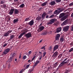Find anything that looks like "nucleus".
Masks as SVG:
<instances>
[{
    "instance_id": "obj_13",
    "label": "nucleus",
    "mask_w": 73,
    "mask_h": 73,
    "mask_svg": "<svg viewBox=\"0 0 73 73\" xmlns=\"http://www.w3.org/2000/svg\"><path fill=\"white\" fill-rule=\"evenodd\" d=\"M60 37V35L59 34H58L56 35V36L55 37L56 40H58V39L59 38V37Z\"/></svg>"
},
{
    "instance_id": "obj_7",
    "label": "nucleus",
    "mask_w": 73,
    "mask_h": 73,
    "mask_svg": "<svg viewBox=\"0 0 73 73\" xmlns=\"http://www.w3.org/2000/svg\"><path fill=\"white\" fill-rule=\"evenodd\" d=\"M25 36L27 38H30V37H31V36H32V35L31 33H29L26 34L25 35Z\"/></svg>"
},
{
    "instance_id": "obj_15",
    "label": "nucleus",
    "mask_w": 73,
    "mask_h": 73,
    "mask_svg": "<svg viewBox=\"0 0 73 73\" xmlns=\"http://www.w3.org/2000/svg\"><path fill=\"white\" fill-rule=\"evenodd\" d=\"M68 17V16L67 15H65L64 16V17H63L62 18L61 20H65V19H66Z\"/></svg>"
},
{
    "instance_id": "obj_54",
    "label": "nucleus",
    "mask_w": 73,
    "mask_h": 73,
    "mask_svg": "<svg viewBox=\"0 0 73 73\" xmlns=\"http://www.w3.org/2000/svg\"><path fill=\"white\" fill-rule=\"evenodd\" d=\"M29 54H31V53H32V51H29Z\"/></svg>"
},
{
    "instance_id": "obj_28",
    "label": "nucleus",
    "mask_w": 73,
    "mask_h": 73,
    "mask_svg": "<svg viewBox=\"0 0 73 73\" xmlns=\"http://www.w3.org/2000/svg\"><path fill=\"white\" fill-rule=\"evenodd\" d=\"M67 23V20H66L63 23H62V25H65Z\"/></svg>"
},
{
    "instance_id": "obj_25",
    "label": "nucleus",
    "mask_w": 73,
    "mask_h": 73,
    "mask_svg": "<svg viewBox=\"0 0 73 73\" xmlns=\"http://www.w3.org/2000/svg\"><path fill=\"white\" fill-rule=\"evenodd\" d=\"M60 41L61 42H62L64 41V37H61L60 38Z\"/></svg>"
},
{
    "instance_id": "obj_62",
    "label": "nucleus",
    "mask_w": 73,
    "mask_h": 73,
    "mask_svg": "<svg viewBox=\"0 0 73 73\" xmlns=\"http://www.w3.org/2000/svg\"><path fill=\"white\" fill-rule=\"evenodd\" d=\"M36 57V56H34L33 57V58H34V59H35V58Z\"/></svg>"
},
{
    "instance_id": "obj_6",
    "label": "nucleus",
    "mask_w": 73,
    "mask_h": 73,
    "mask_svg": "<svg viewBox=\"0 0 73 73\" xmlns=\"http://www.w3.org/2000/svg\"><path fill=\"white\" fill-rule=\"evenodd\" d=\"M58 56V52L56 51L52 56V57L53 58V59H55V58Z\"/></svg>"
},
{
    "instance_id": "obj_51",
    "label": "nucleus",
    "mask_w": 73,
    "mask_h": 73,
    "mask_svg": "<svg viewBox=\"0 0 73 73\" xmlns=\"http://www.w3.org/2000/svg\"><path fill=\"white\" fill-rule=\"evenodd\" d=\"M42 55H41V56L40 57V58H39V60H41V58H42Z\"/></svg>"
},
{
    "instance_id": "obj_24",
    "label": "nucleus",
    "mask_w": 73,
    "mask_h": 73,
    "mask_svg": "<svg viewBox=\"0 0 73 73\" xmlns=\"http://www.w3.org/2000/svg\"><path fill=\"white\" fill-rule=\"evenodd\" d=\"M65 64V62H62V63H61L60 64L59 66V67H61V66H62L63 65H64Z\"/></svg>"
},
{
    "instance_id": "obj_55",
    "label": "nucleus",
    "mask_w": 73,
    "mask_h": 73,
    "mask_svg": "<svg viewBox=\"0 0 73 73\" xmlns=\"http://www.w3.org/2000/svg\"><path fill=\"white\" fill-rule=\"evenodd\" d=\"M71 17H73V12L72 13V14L71 15Z\"/></svg>"
},
{
    "instance_id": "obj_47",
    "label": "nucleus",
    "mask_w": 73,
    "mask_h": 73,
    "mask_svg": "<svg viewBox=\"0 0 73 73\" xmlns=\"http://www.w3.org/2000/svg\"><path fill=\"white\" fill-rule=\"evenodd\" d=\"M7 44H8V43L5 44L4 45H3V47H5V46H6L7 45Z\"/></svg>"
},
{
    "instance_id": "obj_12",
    "label": "nucleus",
    "mask_w": 73,
    "mask_h": 73,
    "mask_svg": "<svg viewBox=\"0 0 73 73\" xmlns=\"http://www.w3.org/2000/svg\"><path fill=\"white\" fill-rule=\"evenodd\" d=\"M59 46H58V45H55L53 48V51H55V50H56L58 48Z\"/></svg>"
},
{
    "instance_id": "obj_30",
    "label": "nucleus",
    "mask_w": 73,
    "mask_h": 73,
    "mask_svg": "<svg viewBox=\"0 0 73 73\" xmlns=\"http://www.w3.org/2000/svg\"><path fill=\"white\" fill-rule=\"evenodd\" d=\"M48 50H50V51H51V50H52V47L50 46V47H49Z\"/></svg>"
},
{
    "instance_id": "obj_22",
    "label": "nucleus",
    "mask_w": 73,
    "mask_h": 73,
    "mask_svg": "<svg viewBox=\"0 0 73 73\" xmlns=\"http://www.w3.org/2000/svg\"><path fill=\"white\" fill-rule=\"evenodd\" d=\"M57 10L60 13L62 11V9L61 8H58Z\"/></svg>"
},
{
    "instance_id": "obj_34",
    "label": "nucleus",
    "mask_w": 73,
    "mask_h": 73,
    "mask_svg": "<svg viewBox=\"0 0 73 73\" xmlns=\"http://www.w3.org/2000/svg\"><path fill=\"white\" fill-rule=\"evenodd\" d=\"M55 1H56V2L57 3H60L61 1V0H55Z\"/></svg>"
},
{
    "instance_id": "obj_60",
    "label": "nucleus",
    "mask_w": 73,
    "mask_h": 73,
    "mask_svg": "<svg viewBox=\"0 0 73 73\" xmlns=\"http://www.w3.org/2000/svg\"><path fill=\"white\" fill-rule=\"evenodd\" d=\"M22 72H23V70H21L19 72V73H22Z\"/></svg>"
},
{
    "instance_id": "obj_3",
    "label": "nucleus",
    "mask_w": 73,
    "mask_h": 73,
    "mask_svg": "<svg viewBox=\"0 0 73 73\" xmlns=\"http://www.w3.org/2000/svg\"><path fill=\"white\" fill-rule=\"evenodd\" d=\"M10 51V49L9 48H7L4 50L3 52V54H7V53H8Z\"/></svg>"
},
{
    "instance_id": "obj_61",
    "label": "nucleus",
    "mask_w": 73,
    "mask_h": 73,
    "mask_svg": "<svg viewBox=\"0 0 73 73\" xmlns=\"http://www.w3.org/2000/svg\"><path fill=\"white\" fill-rule=\"evenodd\" d=\"M10 67L11 66L10 65H9L8 66V68H10Z\"/></svg>"
},
{
    "instance_id": "obj_58",
    "label": "nucleus",
    "mask_w": 73,
    "mask_h": 73,
    "mask_svg": "<svg viewBox=\"0 0 73 73\" xmlns=\"http://www.w3.org/2000/svg\"><path fill=\"white\" fill-rule=\"evenodd\" d=\"M48 17H49V15H47L46 17V19H48Z\"/></svg>"
},
{
    "instance_id": "obj_31",
    "label": "nucleus",
    "mask_w": 73,
    "mask_h": 73,
    "mask_svg": "<svg viewBox=\"0 0 73 73\" xmlns=\"http://www.w3.org/2000/svg\"><path fill=\"white\" fill-rule=\"evenodd\" d=\"M29 66H30V64L27 65L26 66V67H25L24 68V69L25 70V69H27L28 68H29Z\"/></svg>"
},
{
    "instance_id": "obj_18",
    "label": "nucleus",
    "mask_w": 73,
    "mask_h": 73,
    "mask_svg": "<svg viewBox=\"0 0 73 73\" xmlns=\"http://www.w3.org/2000/svg\"><path fill=\"white\" fill-rule=\"evenodd\" d=\"M46 15V13H44L42 15V20H44L45 19V17Z\"/></svg>"
},
{
    "instance_id": "obj_64",
    "label": "nucleus",
    "mask_w": 73,
    "mask_h": 73,
    "mask_svg": "<svg viewBox=\"0 0 73 73\" xmlns=\"http://www.w3.org/2000/svg\"><path fill=\"white\" fill-rule=\"evenodd\" d=\"M3 68H5V66L3 65Z\"/></svg>"
},
{
    "instance_id": "obj_44",
    "label": "nucleus",
    "mask_w": 73,
    "mask_h": 73,
    "mask_svg": "<svg viewBox=\"0 0 73 73\" xmlns=\"http://www.w3.org/2000/svg\"><path fill=\"white\" fill-rule=\"evenodd\" d=\"M46 54V52H43V57H44L45 56V55Z\"/></svg>"
},
{
    "instance_id": "obj_37",
    "label": "nucleus",
    "mask_w": 73,
    "mask_h": 73,
    "mask_svg": "<svg viewBox=\"0 0 73 73\" xmlns=\"http://www.w3.org/2000/svg\"><path fill=\"white\" fill-rule=\"evenodd\" d=\"M46 5V2L44 3H43L42 4V6H45Z\"/></svg>"
},
{
    "instance_id": "obj_56",
    "label": "nucleus",
    "mask_w": 73,
    "mask_h": 73,
    "mask_svg": "<svg viewBox=\"0 0 73 73\" xmlns=\"http://www.w3.org/2000/svg\"><path fill=\"white\" fill-rule=\"evenodd\" d=\"M42 41V40L41 39L40 40V41H39V43H40V42H41Z\"/></svg>"
},
{
    "instance_id": "obj_11",
    "label": "nucleus",
    "mask_w": 73,
    "mask_h": 73,
    "mask_svg": "<svg viewBox=\"0 0 73 73\" xmlns=\"http://www.w3.org/2000/svg\"><path fill=\"white\" fill-rule=\"evenodd\" d=\"M14 12L15 15H17L19 13V11L17 9H14Z\"/></svg>"
},
{
    "instance_id": "obj_9",
    "label": "nucleus",
    "mask_w": 73,
    "mask_h": 73,
    "mask_svg": "<svg viewBox=\"0 0 73 73\" xmlns=\"http://www.w3.org/2000/svg\"><path fill=\"white\" fill-rule=\"evenodd\" d=\"M62 29V28L61 27L58 28L56 29V33H59V32H60L61 31Z\"/></svg>"
},
{
    "instance_id": "obj_17",
    "label": "nucleus",
    "mask_w": 73,
    "mask_h": 73,
    "mask_svg": "<svg viewBox=\"0 0 73 73\" xmlns=\"http://www.w3.org/2000/svg\"><path fill=\"white\" fill-rule=\"evenodd\" d=\"M39 62H40V61L38 60H37L35 64L34 65V67H35V66H37V64H38Z\"/></svg>"
},
{
    "instance_id": "obj_5",
    "label": "nucleus",
    "mask_w": 73,
    "mask_h": 73,
    "mask_svg": "<svg viewBox=\"0 0 73 73\" xmlns=\"http://www.w3.org/2000/svg\"><path fill=\"white\" fill-rule=\"evenodd\" d=\"M16 54L15 53H11V57H10V59L9 60V61H12V58H13V56H14Z\"/></svg>"
},
{
    "instance_id": "obj_4",
    "label": "nucleus",
    "mask_w": 73,
    "mask_h": 73,
    "mask_svg": "<svg viewBox=\"0 0 73 73\" xmlns=\"http://www.w3.org/2000/svg\"><path fill=\"white\" fill-rule=\"evenodd\" d=\"M69 26H67L66 27H64L63 28V30L64 32H67L68 30H69Z\"/></svg>"
},
{
    "instance_id": "obj_26",
    "label": "nucleus",
    "mask_w": 73,
    "mask_h": 73,
    "mask_svg": "<svg viewBox=\"0 0 73 73\" xmlns=\"http://www.w3.org/2000/svg\"><path fill=\"white\" fill-rule=\"evenodd\" d=\"M63 16H64V14H63V13L60 14L59 17V19H61V17H63Z\"/></svg>"
},
{
    "instance_id": "obj_53",
    "label": "nucleus",
    "mask_w": 73,
    "mask_h": 73,
    "mask_svg": "<svg viewBox=\"0 0 73 73\" xmlns=\"http://www.w3.org/2000/svg\"><path fill=\"white\" fill-rule=\"evenodd\" d=\"M26 57H27V56H24L23 57V59H25V58H26Z\"/></svg>"
},
{
    "instance_id": "obj_45",
    "label": "nucleus",
    "mask_w": 73,
    "mask_h": 73,
    "mask_svg": "<svg viewBox=\"0 0 73 73\" xmlns=\"http://www.w3.org/2000/svg\"><path fill=\"white\" fill-rule=\"evenodd\" d=\"M57 64H58V62H56L54 64V66H56V65H57Z\"/></svg>"
},
{
    "instance_id": "obj_43",
    "label": "nucleus",
    "mask_w": 73,
    "mask_h": 73,
    "mask_svg": "<svg viewBox=\"0 0 73 73\" xmlns=\"http://www.w3.org/2000/svg\"><path fill=\"white\" fill-rule=\"evenodd\" d=\"M12 32V30L9 31H8L7 32V33H8L9 35V33H11V32Z\"/></svg>"
},
{
    "instance_id": "obj_46",
    "label": "nucleus",
    "mask_w": 73,
    "mask_h": 73,
    "mask_svg": "<svg viewBox=\"0 0 73 73\" xmlns=\"http://www.w3.org/2000/svg\"><path fill=\"white\" fill-rule=\"evenodd\" d=\"M29 18L28 17L25 19V21H28V20H29Z\"/></svg>"
},
{
    "instance_id": "obj_33",
    "label": "nucleus",
    "mask_w": 73,
    "mask_h": 73,
    "mask_svg": "<svg viewBox=\"0 0 73 73\" xmlns=\"http://www.w3.org/2000/svg\"><path fill=\"white\" fill-rule=\"evenodd\" d=\"M5 3V1L4 0L1 1V4L4 3Z\"/></svg>"
},
{
    "instance_id": "obj_20",
    "label": "nucleus",
    "mask_w": 73,
    "mask_h": 73,
    "mask_svg": "<svg viewBox=\"0 0 73 73\" xmlns=\"http://www.w3.org/2000/svg\"><path fill=\"white\" fill-rule=\"evenodd\" d=\"M50 4L51 5H54L56 4V2L54 1H51L50 2Z\"/></svg>"
},
{
    "instance_id": "obj_1",
    "label": "nucleus",
    "mask_w": 73,
    "mask_h": 73,
    "mask_svg": "<svg viewBox=\"0 0 73 73\" xmlns=\"http://www.w3.org/2000/svg\"><path fill=\"white\" fill-rule=\"evenodd\" d=\"M57 21V19H52L50 20V21L47 23L48 25H50L54 23L55 21Z\"/></svg>"
},
{
    "instance_id": "obj_29",
    "label": "nucleus",
    "mask_w": 73,
    "mask_h": 73,
    "mask_svg": "<svg viewBox=\"0 0 73 73\" xmlns=\"http://www.w3.org/2000/svg\"><path fill=\"white\" fill-rule=\"evenodd\" d=\"M24 7V4L23 3L21 5H20L19 7L20 8H23Z\"/></svg>"
},
{
    "instance_id": "obj_40",
    "label": "nucleus",
    "mask_w": 73,
    "mask_h": 73,
    "mask_svg": "<svg viewBox=\"0 0 73 73\" xmlns=\"http://www.w3.org/2000/svg\"><path fill=\"white\" fill-rule=\"evenodd\" d=\"M69 7H72V5H73V2L70 3L69 5Z\"/></svg>"
},
{
    "instance_id": "obj_39",
    "label": "nucleus",
    "mask_w": 73,
    "mask_h": 73,
    "mask_svg": "<svg viewBox=\"0 0 73 73\" xmlns=\"http://www.w3.org/2000/svg\"><path fill=\"white\" fill-rule=\"evenodd\" d=\"M54 17V15H52L51 16H50L49 17V18H50V19H51V18H53V17Z\"/></svg>"
},
{
    "instance_id": "obj_35",
    "label": "nucleus",
    "mask_w": 73,
    "mask_h": 73,
    "mask_svg": "<svg viewBox=\"0 0 73 73\" xmlns=\"http://www.w3.org/2000/svg\"><path fill=\"white\" fill-rule=\"evenodd\" d=\"M67 60V58H66V59H65V60H64L62 62H65L64 64H66V63H67L68 61H66V62H65L66 61V60Z\"/></svg>"
},
{
    "instance_id": "obj_59",
    "label": "nucleus",
    "mask_w": 73,
    "mask_h": 73,
    "mask_svg": "<svg viewBox=\"0 0 73 73\" xmlns=\"http://www.w3.org/2000/svg\"><path fill=\"white\" fill-rule=\"evenodd\" d=\"M17 59H16V58H15V61H16V62H17Z\"/></svg>"
},
{
    "instance_id": "obj_10",
    "label": "nucleus",
    "mask_w": 73,
    "mask_h": 73,
    "mask_svg": "<svg viewBox=\"0 0 73 73\" xmlns=\"http://www.w3.org/2000/svg\"><path fill=\"white\" fill-rule=\"evenodd\" d=\"M14 9H11L9 13V14L10 15H12L13 13V12H14Z\"/></svg>"
},
{
    "instance_id": "obj_2",
    "label": "nucleus",
    "mask_w": 73,
    "mask_h": 73,
    "mask_svg": "<svg viewBox=\"0 0 73 73\" xmlns=\"http://www.w3.org/2000/svg\"><path fill=\"white\" fill-rule=\"evenodd\" d=\"M28 32V31L27 30H25L24 31V32L21 33L19 36L18 38H21V37H22L23 35H25L26 34V33Z\"/></svg>"
},
{
    "instance_id": "obj_50",
    "label": "nucleus",
    "mask_w": 73,
    "mask_h": 73,
    "mask_svg": "<svg viewBox=\"0 0 73 73\" xmlns=\"http://www.w3.org/2000/svg\"><path fill=\"white\" fill-rule=\"evenodd\" d=\"M45 46L43 47H41V49H45Z\"/></svg>"
},
{
    "instance_id": "obj_57",
    "label": "nucleus",
    "mask_w": 73,
    "mask_h": 73,
    "mask_svg": "<svg viewBox=\"0 0 73 73\" xmlns=\"http://www.w3.org/2000/svg\"><path fill=\"white\" fill-rule=\"evenodd\" d=\"M19 1V0H14V2H16V1Z\"/></svg>"
},
{
    "instance_id": "obj_36",
    "label": "nucleus",
    "mask_w": 73,
    "mask_h": 73,
    "mask_svg": "<svg viewBox=\"0 0 73 73\" xmlns=\"http://www.w3.org/2000/svg\"><path fill=\"white\" fill-rule=\"evenodd\" d=\"M72 51H73V47L71 48V49L69 50V52H72Z\"/></svg>"
},
{
    "instance_id": "obj_63",
    "label": "nucleus",
    "mask_w": 73,
    "mask_h": 73,
    "mask_svg": "<svg viewBox=\"0 0 73 73\" xmlns=\"http://www.w3.org/2000/svg\"><path fill=\"white\" fill-rule=\"evenodd\" d=\"M34 59H34V58H33L32 59V60H31V61H33V60H34Z\"/></svg>"
},
{
    "instance_id": "obj_32",
    "label": "nucleus",
    "mask_w": 73,
    "mask_h": 73,
    "mask_svg": "<svg viewBox=\"0 0 73 73\" xmlns=\"http://www.w3.org/2000/svg\"><path fill=\"white\" fill-rule=\"evenodd\" d=\"M46 34H47V32L46 31H44L43 33L41 34V35H45Z\"/></svg>"
},
{
    "instance_id": "obj_38",
    "label": "nucleus",
    "mask_w": 73,
    "mask_h": 73,
    "mask_svg": "<svg viewBox=\"0 0 73 73\" xmlns=\"http://www.w3.org/2000/svg\"><path fill=\"white\" fill-rule=\"evenodd\" d=\"M5 7H6V5L5 4H3V5L2 8H5Z\"/></svg>"
},
{
    "instance_id": "obj_52",
    "label": "nucleus",
    "mask_w": 73,
    "mask_h": 73,
    "mask_svg": "<svg viewBox=\"0 0 73 73\" xmlns=\"http://www.w3.org/2000/svg\"><path fill=\"white\" fill-rule=\"evenodd\" d=\"M69 70H67L66 71V73H69Z\"/></svg>"
},
{
    "instance_id": "obj_19",
    "label": "nucleus",
    "mask_w": 73,
    "mask_h": 73,
    "mask_svg": "<svg viewBox=\"0 0 73 73\" xmlns=\"http://www.w3.org/2000/svg\"><path fill=\"white\" fill-rule=\"evenodd\" d=\"M54 14H56V15H58L60 13V12L57 10H55L54 13Z\"/></svg>"
},
{
    "instance_id": "obj_23",
    "label": "nucleus",
    "mask_w": 73,
    "mask_h": 73,
    "mask_svg": "<svg viewBox=\"0 0 73 73\" xmlns=\"http://www.w3.org/2000/svg\"><path fill=\"white\" fill-rule=\"evenodd\" d=\"M18 20H19L18 19H14L13 20V23L15 24V23L18 22Z\"/></svg>"
},
{
    "instance_id": "obj_8",
    "label": "nucleus",
    "mask_w": 73,
    "mask_h": 73,
    "mask_svg": "<svg viewBox=\"0 0 73 73\" xmlns=\"http://www.w3.org/2000/svg\"><path fill=\"white\" fill-rule=\"evenodd\" d=\"M34 24V20L32 19L30 22L29 23V24L30 25V26H32Z\"/></svg>"
},
{
    "instance_id": "obj_48",
    "label": "nucleus",
    "mask_w": 73,
    "mask_h": 73,
    "mask_svg": "<svg viewBox=\"0 0 73 73\" xmlns=\"http://www.w3.org/2000/svg\"><path fill=\"white\" fill-rule=\"evenodd\" d=\"M14 37V35H11L10 36L11 38H13Z\"/></svg>"
},
{
    "instance_id": "obj_14",
    "label": "nucleus",
    "mask_w": 73,
    "mask_h": 73,
    "mask_svg": "<svg viewBox=\"0 0 73 73\" xmlns=\"http://www.w3.org/2000/svg\"><path fill=\"white\" fill-rule=\"evenodd\" d=\"M68 17V16L67 15H65L64 16V17H63L62 18L61 20H65V19H66Z\"/></svg>"
},
{
    "instance_id": "obj_41",
    "label": "nucleus",
    "mask_w": 73,
    "mask_h": 73,
    "mask_svg": "<svg viewBox=\"0 0 73 73\" xmlns=\"http://www.w3.org/2000/svg\"><path fill=\"white\" fill-rule=\"evenodd\" d=\"M62 54H60L58 56V58H60L61 57H62Z\"/></svg>"
},
{
    "instance_id": "obj_27",
    "label": "nucleus",
    "mask_w": 73,
    "mask_h": 73,
    "mask_svg": "<svg viewBox=\"0 0 73 73\" xmlns=\"http://www.w3.org/2000/svg\"><path fill=\"white\" fill-rule=\"evenodd\" d=\"M9 35V34H8V33L7 32L5 33L4 34V35H3V36L5 37L6 36H8Z\"/></svg>"
},
{
    "instance_id": "obj_42",
    "label": "nucleus",
    "mask_w": 73,
    "mask_h": 73,
    "mask_svg": "<svg viewBox=\"0 0 73 73\" xmlns=\"http://www.w3.org/2000/svg\"><path fill=\"white\" fill-rule=\"evenodd\" d=\"M34 70V69L33 68L32 69H30L29 70V71H30V72H33V70Z\"/></svg>"
},
{
    "instance_id": "obj_21",
    "label": "nucleus",
    "mask_w": 73,
    "mask_h": 73,
    "mask_svg": "<svg viewBox=\"0 0 73 73\" xmlns=\"http://www.w3.org/2000/svg\"><path fill=\"white\" fill-rule=\"evenodd\" d=\"M42 18V17L40 16H38L37 17L36 19V20H37V21H39V20H40Z\"/></svg>"
},
{
    "instance_id": "obj_16",
    "label": "nucleus",
    "mask_w": 73,
    "mask_h": 73,
    "mask_svg": "<svg viewBox=\"0 0 73 73\" xmlns=\"http://www.w3.org/2000/svg\"><path fill=\"white\" fill-rule=\"evenodd\" d=\"M44 29V26H41L38 29V30L40 31H42L43 29Z\"/></svg>"
},
{
    "instance_id": "obj_49",
    "label": "nucleus",
    "mask_w": 73,
    "mask_h": 73,
    "mask_svg": "<svg viewBox=\"0 0 73 73\" xmlns=\"http://www.w3.org/2000/svg\"><path fill=\"white\" fill-rule=\"evenodd\" d=\"M70 9L69 8L67 9H66V10L64 11V12H66V11H69V9Z\"/></svg>"
}]
</instances>
